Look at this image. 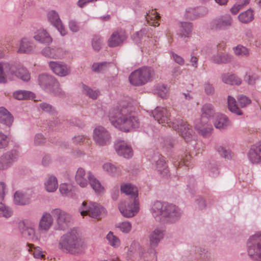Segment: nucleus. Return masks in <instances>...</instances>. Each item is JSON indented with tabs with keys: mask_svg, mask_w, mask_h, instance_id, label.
I'll return each instance as SVG.
<instances>
[{
	"mask_svg": "<svg viewBox=\"0 0 261 261\" xmlns=\"http://www.w3.org/2000/svg\"><path fill=\"white\" fill-rule=\"evenodd\" d=\"M213 123L216 128L221 130L226 129L229 124L230 121L228 118L225 115L217 113L213 119Z\"/></svg>",
	"mask_w": 261,
	"mask_h": 261,
	"instance_id": "nucleus-26",
	"label": "nucleus"
},
{
	"mask_svg": "<svg viewBox=\"0 0 261 261\" xmlns=\"http://www.w3.org/2000/svg\"><path fill=\"white\" fill-rule=\"evenodd\" d=\"M45 187L46 191L49 192L55 191L58 187L57 178L53 175L49 176L45 182Z\"/></svg>",
	"mask_w": 261,
	"mask_h": 261,
	"instance_id": "nucleus-42",
	"label": "nucleus"
},
{
	"mask_svg": "<svg viewBox=\"0 0 261 261\" xmlns=\"http://www.w3.org/2000/svg\"><path fill=\"white\" fill-rule=\"evenodd\" d=\"M257 79L258 76L255 74L250 75L246 73L244 76V81L249 85H254Z\"/></svg>",
	"mask_w": 261,
	"mask_h": 261,
	"instance_id": "nucleus-64",
	"label": "nucleus"
},
{
	"mask_svg": "<svg viewBox=\"0 0 261 261\" xmlns=\"http://www.w3.org/2000/svg\"><path fill=\"white\" fill-rule=\"evenodd\" d=\"M34 38L36 41L44 44H48L52 41L51 38L45 30L38 32Z\"/></svg>",
	"mask_w": 261,
	"mask_h": 261,
	"instance_id": "nucleus-40",
	"label": "nucleus"
},
{
	"mask_svg": "<svg viewBox=\"0 0 261 261\" xmlns=\"http://www.w3.org/2000/svg\"><path fill=\"white\" fill-rule=\"evenodd\" d=\"M12 214L13 211L10 207L0 202V217L8 218L12 215Z\"/></svg>",
	"mask_w": 261,
	"mask_h": 261,
	"instance_id": "nucleus-47",
	"label": "nucleus"
},
{
	"mask_svg": "<svg viewBox=\"0 0 261 261\" xmlns=\"http://www.w3.org/2000/svg\"><path fill=\"white\" fill-rule=\"evenodd\" d=\"M53 217L51 213H44L39 222V230L44 231H48L53 224Z\"/></svg>",
	"mask_w": 261,
	"mask_h": 261,
	"instance_id": "nucleus-27",
	"label": "nucleus"
},
{
	"mask_svg": "<svg viewBox=\"0 0 261 261\" xmlns=\"http://www.w3.org/2000/svg\"><path fill=\"white\" fill-rule=\"evenodd\" d=\"M13 96L18 100L33 99L35 97L33 92L25 90L16 91L13 93Z\"/></svg>",
	"mask_w": 261,
	"mask_h": 261,
	"instance_id": "nucleus-39",
	"label": "nucleus"
},
{
	"mask_svg": "<svg viewBox=\"0 0 261 261\" xmlns=\"http://www.w3.org/2000/svg\"><path fill=\"white\" fill-rule=\"evenodd\" d=\"M83 89L84 93L92 99H96L98 94L99 91L97 90H93L85 84H83Z\"/></svg>",
	"mask_w": 261,
	"mask_h": 261,
	"instance_id": "nucleus-48",
	"label": "nucleus"
},
{
	"mask_svg": "<svg viewBox=\"0 0 261 261\" xmlns=\"http://www.w3.org/2000/svg\"><path fill=\"white\" fill-rule=\"evenodd\" d=\"M227 105L229 110L238 115H242L243 113L239 108L237 105V102L234 98L231 96H228L227 98Z\"/></svg>",
	"mask_w": 261,
	"mask_h": 261,
	"instance_id": "nucleus-43",
	"label": "nucleus"
},
{
	"mask_svg": "<svg viewBox=\"0 0 261 261\" xmlns=\"http://www.w3.org/2000/svg\"><path fill=\"white\" fill-rule=\"evenodd\" d=\"M164 236V230L162 229L156 228L151 232L149 236L150 253L155 255L156 253L154 248L158 246L160 241L163 239Z\"/></svg>",
	"mask_w": 261,
	"mask_h": 261,
	"instance_id": "nucleus-17",
	"label": "nucleus"
},
{
	"mask_svg": "<svg viewBox=\"0 0 261 261\" xmlns=\"http://www.w3.org/2000/svg\"><path fill=\"white\" fill-rule=\"evenodd\" d=\"M13 121V117L10 112L5 108H0V122L10 126Z\"/></svg>",
	"mask_w": 261,
	"mask_h": 261,
	"instance_id": "nucleus-33",
	"label": "nucleus"
},
{
	"mask_svg": "<svg viewBox=\"0 0 261 261\" xmlns=\"http://www.w3.org/2000/svg\"><path fill=\"white\" fill-rule=\"evenodd\" d=\"M40 109L43 112L48 113L51 115H55L57 111L53 106L46 102H42L39 105Z\"/></svg>",
	"mask_w": 261,
	"mask_h": 261,
	"instance_id": "nucleus-49",
	"label": "nucleus"
},
{
	"mask_svg": "<svg viewBox=\"0 0 261 261\" xmlns=\"http://www.w3.org/2000/svg\"><path fill=\"white\" fill-rule=\"evenodd\" d=\"M109 63L107 62H103L101 63H94L92 65V70L96 72H100L105 70L107 66V65L109 64Z\"/></svg>",
	"mask_w": 261,
	"mask_h": 261,
	"instance_id": "nucleus-58",
	"label": "nucleus"
},
{
	"mask_svg": "<svg viewBox=\"0 0 261 261\" xmlns=\"http://www.w3.org/2000/svg\"><path fill=\"white\" fill-rule=\"evenodd\" d=\"M89 182L91 188L96 194H100L104 192V187L93 174H90Z\"/></svg>",
	"mask_w": 261,
	"mask_h": 261,
	"instance_id": "nucleus-35",
	"label": "nucleus"
},
{
	"mask_svg": "<svg viewBox=\"0 0 261 261\" xmlns=\"http://www.w3.org/2000/svg\"><path fill=\"white\" fill-rule=\"evenodd\" d=\"M59 190L63 196L69 197L74 196V191L71 185L62 184L60 186Z\"/></svg>",
	"mask_w": 261,
	"mask_h": 261,
	"instance_id": "nucleus-44",
	"label": "nucleus"
},
{
	"mask_svg": "<svg viewBox=\"0 0 261 261\" xmlns=\"http://www.w3.org/2000/svg\"><path fill=\"white\" fill-rule=\"evenodd\" d=\"M160 14L153 10L151 12H149L148 13H146L145 15L146 20L148 22L149 20L152 21V23H157V21L160 19Z\"/></svg>",
	"mask_w": 261,
	"mask_h": 261,
	"instance_id": "nucleus-54",
	"label": "nucleus"
},
{
	"mask_svg": "<svg viewBox=\"0 0 261 261\" xmlns=\"http://www.w3.org/2000/svg\"><path fill=\"white\" fill-rule=\"evenodd\" d=\"M194 126L200 135L205 137L210 135L212 130V125L208 124V120L203 119L202 117L195 120Z\"/></svg>",
	"mask_w": 261,
	"mask_h": 261,
	"instance_id": "nucleus-19",
	"label": "nucleus"
},
{
	"mask_svg": "<svg viewBox=\"0 0 261 261\" xmlns=\"http://www.w3.org/2000/svg\"><path fill=\"white\" fill-rule=\"evenodd\" d=\"M222 79L224 83L231 85H240L242 83L241 79L234 74H223Z\"/></svg>",
	"mask_w": 261,
	"mask_h": 261,
	"instance_id": "nucleus-34",
	"label": "nucleus"
},
{
	"mask_svg": "<svg viewBox=\"0 0 261 261\" xmlns=\"http://www.w3.org/2000/svg\"><path fill=\"white\" fill-rule=\"evenodd\" d=\"M129 81L132 85L135 86H140L146 84L138 69L130 73L129 76Z\"/></svg>",
	"mask_w": 261,
	"mask_h": 261,
	"instance_id": "nucleus-32",
	"label": "nucleus"
},
{
	"mask_svg": "<svg viewBox=\"0 0 261 261\" xmlns=\"http://www.w3.org/2000/svg\"><path fill=\"white\" fill-rule=\"evenodd\" d=\"M151 213L154 218H159L165 224H174L178 221L182 212L177 205L168 202L156 201L152 205Z\"/></svg>",
	"mask_w": 261,
	"mask_h": 261,
	"instance_id": "nucleus-2",
	"label": "nucleus"
},
{
	"mask_svg": "<svg viewBox=\"0 0 261 261\" xmlns=\"http://www.w3.org/2000/svg\"><path fill=\"white\" fill-rule=\"evenodd\" d=\"M93 138L99 146L107 145L111 142V136L107 130L102 126L96 127L93 132Z\"/></svg>",
	"mask_w": 261,
	"mask_h": 261,
	"instance_id": "nucleus-11",
	"label": "nucleus"
},
{
	"mask_svg": "<svg viewBox=\"0 0 261 261\" xmlns=\"http://www.w3.org/2000/svg\"><path fill=\"white\" fill-rule=\"evenodd\" d=\"M109 120L119 129L127 132L139 127L140 123L131 106H117L111 109Z\"/></svg>",
	"mask_w": 261,
	"mask_h": 261,
	"instance_id": "nucleus-1",
	"label": "nucleus"
},
{
	"mask_svg": "<svg viewBox=\"0 0 261 261\" xmlns=\"http://www.w3.org/2000/svg\"><path fill=\"white\" fill-rule=\"evenodd\" d=\"M171 127L177 130L186 142L191 140L193 130L192 127L182 119H175Z\"/></svg>",
	"mask_w": 261,
	"mask_h": 261,
	"instance_id": "nucleus-9",
	"label": "nucleus"
},
{
	"mask_svg": "<svg viewBox=\"0 0 261 261\" xmlns=\"http://www.w3.org/2000/svg\"><path fill=\"white\" fill-rule=\"evenodd\" d=\"M246 245L250 257L254 260L261 261V232L250 236Z\"/></svg>",
	"mask_w": 261,
	"mask_h": 261,
	"instance_id": "nucleus-5",
	"label": "nucleus"
},
{
	"mask_svg": "<svg viewBox=\"0 0 261 261\" xmlns=\"http://www.w3.org/2000/svg\"><path fill=\"white\" fill-rule=\"evenodd\" d=\"M218 165L216 163H210L208 166L210 175L213 177H216L219 174Z\"/></svg>",
	"mask_w": 261,
	"mask_h": 261,
	"instance_id": "nucleus-57",
	"label": "nucleus"
},
{
	"mask_svg": "<svg viewBox=\"0 0 261 261\" xmlns=\"http://www.w3.org/2000/svg\"><path fill=\"white\" fill-rule=\"evenodd\" d=\"M51 214L56 220L58 229L65 230L68 227L72 219L69 214L60 208L53 209Z\"/></svg>",
	"mask_w": 261,
	"mask_h": 261,
	"instance_id": "nucleus-7",
	"label": "nucleus"
},
{
	"mask_svg": "<svg viewBox=\"0 0 261 261\" xmlns=\"http://www.w3.org/2000/svg\"><path fill=\"white\" fill-rule=\"evenodd\" d=\"M235 54L237 56H247L249 54V51L246 47L241 45H238L233 48Z\"/></svg>",
	"mask_w": 261,
	"mask_h": 261,
	"instance_id": "nucleus-53",
	"label": "nucleus"
},
{
	"mask_svg": "<svg viewBox=\"0 0 261 261\" xmlns=\"http://www.w3.org/2000/svg\"><path fill=\"white\" fill-rule=\"evenodd\" d=\"M151 162L153 164H155L156 168L159 173L163 176H168L169 171L165 161L164 158L158 152L153 153V155L151 158Z\"/></svg>",
	"mask_w": 261,
	"mask_h": 261,
	"instance_id": "nucleus-15",
	"label": "nucleus"
},
{
	"mask_svg": "<svg viewBox=\"0 0 261 261\" xmlns=\"http://www.w3.org/2000/svg\"><path fill=\"white\" fill-rule=\"evenodd\" d=\"M138 70L142 75L143 81L146 84L148 82L152 81L155 76V72L154 70L150 67H143Z\"/></svg>",
	"mask_w": 261,
	"mask_h": 261,
	"instance_id": "nucleus-30",
	"label": "nucleus"
},
{
	"mask_svg": "<svg viewBox=\"0 0 261 261\" xmlns=\"http://www.w3.org/2000/svg\"><path fill=\"white\" fill-rule=\"evenodd\" d=\"M122 232L128 233L131 229V224L128 222L120 223L117 226Z\"/></svg>",
	"mask_w": 261,
	"mask_h": 261,
	"instance_id": "nucleus-63",
	"label": "nucleus"
},
{
	"mask_svg": "<svg viewBox=\"0 0 261 261\" xmlns=\"http://www.w3.org/2000/svg\"><path fill=\"white\" fill-rule=\"evenodd\" d=\"M42 54L45 57L52 58H61L63 56V49L56 47H45L42 50Z\"/></svg>",
	"mask_w": 261,
	"mask_h": 261,
	"instance_id": "nucleus-28",
	"label": "nucleus"
},
{
	"mask_svg": "<svg viewBox=\"0 0 261 261\" xmlns=\"http://www.w3.org/2000/svg\"><path fill=\"white\" fill-rule=\"evenodd\" d=\"M120 190L122 193L130 196L129 202H133L135 207L137 208V204H139L137 188L130 184H126L121 186Z\"/></svg>",
	"mask_w": 261,
	"mask_h": 261,
	"instance_id": "nucleus-18",
	"label": "nucleus"
},
{
	"mask_svg": "<svg viewBox=\"0 0 261 261\" xmlns=\"http://www.w3.org/2000/svg\"><path fill=\"white\" fill-rule=\"evenodd\" d=\"M239 20L243 23H248L254 19L253 10L250 8L247 10L242 12L238 16Z\"/></svg>",
	"mask_w": 261,
	"mask_h": 261,
	"instance_id": "nucleus-41",
	"label": "nucleus"
},
{
	"mask_svg": "<svg viewBox=\"0 0 261 261\" xmlns=\"http://www.w3.org/2000/svg\"><path fill=\"white\" fill-rule=\"evenodd\" d=\"M201 117L203 119L208 120L210 119H214L217 113H215L214 106L210 103L204 105L202 108Z\"/></svg>",
	"mask_w": 261,
	"mask_h": 261,
	"instance_id": "nucleus-31",
	"label": "nucleus"
},
{
	"mask_svg": "<svg viewBox=\"0 0 261 261\" xmlns=\"http://www.w3.org/2000/svg\"><path fill=\"white\" fill-rule=\"evenodd\" d=\"M90 174H92L90 172H89L87 174H86L85 170L83 168H79L77 169L75 176L76 182L81 187H86L89 181Z\"/></svg>",
	"mask_w": 261,
	"mask_h": 261,
	"instance_id": "nucleus-25",
	"label": "nucleus"
},
{
	"mask_svg": "<svg viewBox=\"0 0 261 261\" xmlns=\"http://www.w3.org/2000/svg\"><path fill=\"white\" fill-rule=\"evenodd\" d=\"M107 239L112 246L116 247L119 246L120 241L119 239L117 237L114 236L113 232L111 231L109 232L107 234Z\"/></svg>",
	"mask_w": 261,
	"mask_h": 261,
	"instance_id": "nucleus-56",
	"label": "nucleus"
},
{
	"mask_svg": "<svg viewBox=\"0 0 261 261\" xmlns=\"http://www.w3.org/2000/svg\"><path fill=\"white\" fill-rule=\"evenodd\" d=\"M192 31V23L188 22H180V29L178 33L181 38H189Z\"/></svg>",
	"mask_w": 261,
	"mask_h": 261,
	"instance_id": "nucleus-36",
	"label": "nucleus"
},
{
	"mask_svg": "<svg viewBox=\"0 0 261 261\" xmlns=\"http://www.w3.org/2000/svg\"><path fill=\"white\" fill-rule=\"evenodd\" d=\"M9 143V139L6 135L0 132V149L7 147Z\"/></svg>",
	"mask_w": 261,
	"mask_h": 261,
	"instance_id": "nucleus-62",
	"label": "nucleus"
},
{
	"mask_svg": "<svg viewBox=\"0 0 261 261\" xmlns=\"http://www.w3.org/2000/svg\"><path fill=\"white\" fill-rule=\"evenodd\" d=\"M31 194L25 192L16 191L14 195V201L15 204L24 205L30 203Z\"/></svg>",
	"mask_w": 261,
	"mask_h": 261,
	"instance_id": "nucleus-24",
	"label": "nucleus"
},
{
	"mask_svg": "<svg viewBox=\"0 0 261 261\" xmlns=\"http://www.w3.org/2000/svg\"><path fill=\"white\" fill-rule=\"evenodd\" d=\"M216 149L222 158L228 160L232 158V152L230 150H227L220 145L216 146Z\"/></svg>",
	"mask_w": 261,
	"mask_h": 261,
	"instance_id": "nucleus-50",
	"label": "nucleus"
},
{
	"mask_svg": "<svg viewBox=\"0 0 261 261\" xmlns=\"http://www.w3.org/2000/svg\"><path fill=\"white\" fill-rule=\"evenodd\" d=\"M233 57L226 53H217L214 55L211 59V61L215 64H227L232 61Z\"/></svg>",
	"mask_w": 261,
	"mask_h": 261,
	"instance_id": "nucleus-29",
	"label": "nucleus"
},
{
	"mask_svg": "<svg viewBox=\"0 0 261 261\" xmlns=\"http://www.w3.org/2000/svg\"><path fill=\"white\" fill-rule=\"evenodd\" d=\"M33 44L27 39L23 38L21 39L19 48L18 50L19 53L29 54L33 50Z\"/></svg>",
	"mask_w": 261,
	"mask_h": 261,
	"instance_id": "nucleus-38",
	"label": "nucleus"
},
{
	"mask_svg": "<svg viewBox=\"0 0 261 261\" xmlns=\"http://www.w3.org/2000/svg\"><path fill=\"white\" fill-rule=\"evenodd\" d=\"M238 103L241 108H245L251 102V99L244 95H239L237 97Z\"/></svg>",
	"mask_w": 261,
	"mask_h": 261,
	"instance_id": "nucleus-55",
	"label": "nucleus"
},
{
	"mask_svg": "<svg viewBox=\"0 0 261 261\" xmlns=\"http://www.w3.org/2000/svg\"><path fill=\"white\" fill-rule=\"evenodd\" d=\"M102 37L99 35H94L92 41V45L94 50L98 51L101 48Z\"/></svg>",
	"mask_w": 261,
	"mask_h": 261,
	"instance_id": "nucleus-52",
	"label": "nucleus"
},
{
	"mask_svg": "<svg viewBox=\"0 0 261 261\" xmlns=\"http://www.w3.org/2000/svg\"><path fill=\"white\" fill-rule=\"evenodd\" d=\"M151 114L155 120L163 125L165 126L167 124L171 127L174 122L171 121L170 113L166 108L157 107L152 111Z\"/></svg>",
	"mask_w": 261,
	"mask_h": 261,
	"instance_id": "nucleus-10",
	"label": "nucleus"
},
{
	"mask_svg": "<svg viewBox=\"0 0 261 261\" xmlns=\"http://www.w3.org/2000/svg\"><path fill=\"white\" fill-rule=\"evenodd\" d=\"M135 204L133 202H128L127 208L123 203H121L119 206V209L122 215L126 218L133 217L139 211V204H137V208L135 207Z\"/></svg>",
	"mask_w": 261,
	"mask_h": 261,
	"instance_id": "nucleus-22",
	"label": "nucleus"
},
{
	"mask_svg": "<svg viewBox=\"0 0 261 261\" xmlns=\"http://www.w3.org/2000/svg\"><path fill=\"white\" fill-rule=\"evenodd\" d=\"M126 39V36L123 31L114 32L108 40V45L111 47L117 46L122 43Z\"/></svg>",
	"mask_w": 261,
	"mask_h": 261,
	"instance_id": "nucleus-23",
	"label": "nucleus"
},
{
	"mask_svg": "<svg viewBox=\"0 0 261 261\" xmlns=\"http://www.w3.org/2000/svg\"><path fill=\"white\" fill-rule=\"evenodd\" d=\"M49 66L51 70L60 76H65L70 73V68L65 64L51 61L49 63Z\"/></svg>",
	"mask_w": 261,
	"mask_h": 261,
	"instance_id": "nucleus-21",
	"label": "nucleus"
},
{
	"mask_svg": "<svg viewBox=\"0 0 261 261\" xmlns=\"http://www.w3.org/2000/svg\"><path fill=\"white\" fill-rule=\"evenodd\" d=\"M196 12V8H189L186 10L185 16L187 19H195L198 18Z\"/></svg>",
	"mask_w": 261,
	"mask_h": 261,
	"instance_id": "nucleus-60",
	"label": "nucleus"
},
{
	"mask_svg": "<svg viewBox=\"0 0 261 261\" xmlns=\"http://www.w3.org/2000/svg\"><path fill=\"white\" fill-rule=\"evenodd\" d=\"M82 216H89L93 218L100 219L101 214L104 212V208L96 202L85 201L79 209Z\"/></svg>",
	"mask_w": 261,
	"mask_h": 261,
	"instance_id": "nucleus-6",
	"label": "nucleus"
},
{
	"mask_svg": "<svg viewBox=\"0 0 261 261\" xmlns=\"http://www.w3.org/2000/svg\"><path fill=\"white\" fill-rule=\"evenodd\" d=\"M203 88L205 93L207 95H213L215 93V88L209 82H206L203 84Z\"/></svg>",
	"mask_w": 261,
	"mask_h": 261,
	"instance_id": "nucleus-59",
	"label": "nucleus"
},
{
	"mask_svg": "<svg viewBox=\"0 0 261 261\" xmlns=\"http://www.w3.org/2000/svg\"><path fill=\"white\" fill-rule=\"evenodd\" d=\"M85 247L84 242L75 228L71 229L63 235L59 243L60 249L73 255L82 253Z\"/></svg>",
	"mask_w": 261,
	"mask_h": 261,
	"instance_id": "nucleus-3",
	"label": "nucleus"
},
{
	"mask_svg": "<svg viewBox=\"0 0 261 261\" xmlns=\"http://www.w3.org/2000/svg\"><path fill=\"white\" fill-rule=\"evenodd\" d=\"M191 160V156L190 154H185L184 156H181L180 161H176L174 163V166H180L181 165H184L186 166H188V162Z\"/></svg>",
	"mask_w": 261,
	"mask_h": 261,
	"instance_id": "nucleus-61",
	"label": "nucleus"
},
{
	"mask_svg": "<svg viewBox=\"0 0 261 261\" xmlns=\"http://www.w3.org/2000/svg\"><path fill=\"white\" fill-rule=\"evenodd\" d=\"M20 156L19 149L13 148L0 156V170H5L11 167Z\"/></svg>",
	"mask_w": 261,
	"mask_h": 261,
	"instance_id": "nucleus-8",
	"label": "nucleus"
},
{
	"mask_svg": "<svg viewBox=\"0 0 261 261\" xmlns=\"http://www.w3.org/2000/svg\"><path fill=\"white\" fill-rule=\"evenodd\" d=\"M16 66L8 63H0V83L6 84L7 78L11 79L15 74Z\"/></svg>",
	"mask_w": 261,
	"mask_h": 261,
	"instance_id": "nucleus-13",
	"label": "nucleus"
},
{
	"mask_svg": "<svg viewBox=\"0 0 261 261\" xmlns=\"http://www.w3.org/2000/svg\"><path fill=\"white\" fill-rule=\"evenodd\" d=\"M248 157L252 164L261 163V141L251 146L248 151Z\"/></svg>",
	"mask_w": 261,
	"mask_h": 261,
	"instance_id": "nucleus-20",
	"label": "nucleus"
},
{
	"mask_svg": "<svg viewBox=\"0 0 261 261\" xmlns=\"http://www.w3.org/2000/svg\"><path fill=\"white\" fill-rule=\"evenodd\" d=\"M103 169L105 171L113 176L116 175L119 173V169L111 163H106L103 165Z\"/></svg>",
	"mask_w": 261,
	"mask_h": 261,
	"instance_id": "nucleus-51",
	"label": "nucleus"
},
{
	"mask_svg": "<svg viewBox=\"0 0 261 261\" xmlns=\"http://www.w3.org/2000/svg\"><path fill=\"white\" fill-rule=\"evenodd\" d=\"M28 251L32 253L34 257L36 258H41L44 256L40 247H35L34 244H28Z\"/></svg>",
	"mask_w": 261,
	"mask_h": 261,
	"instance_id": "nucleus-46",
	"label": "nucleus"
},
{
	"mask_svg": "<svg viewBox=\"0 0 261 261\" xmlns=\"http://www.w3.org/2000/svg\"><path fill=\"white\" fill-rule=\"evenodd\" d=\"M14 75L25 82L29 81L31 78L30 74L27 69L20 65L16 66Z\"/></svg>",
	"mask_w": 261,
	"mask_h": 261,
	"instance_id": "nucleus-37",
	"label": "nucleus"
},
{
	"mask_svg": "<svg viewBox=\"0 0 261 261\" xmlns=\"http://www.w3.org/2000/svg\"><path fill=\"white\" fill-rule=\"evenodd\" d=\"M38 82L41 88L49 94L57 96H63L65 95L60 88L59 83L52 75L47 73L40 74L38 77Z\"/></svg>",
	"mask_w": 261,
	"mask_h": 261,
	"instance_id": "nucleus-4",
	"label": "nucleus"
},
{
	"mask_svg": "<svg viewBox=\"0 0 261 261\" xmlns=\"http://www.w3.org/2000/svg\"><path fill=\"white\" fill-rule=\"evenodd\" d=\"M232 22V19L231 16L225 14L213 19L211 23V27L212 30L216 31L226 30L231 25Z\"/></svg>",
	"mask_w": 261,
	"mask_h": 261,
	"instance_id": "nucleus-12",
	"label": "nucleus"
},
{
	"mask_svg": "<svg viewBox=\"0 0 261 261\" xmlns=\"http://www.w3.org/2000/svg\"><path fill=\"white\" fill-rule=\"evenodd\" d=\"M114 148L119 155L129 159L133 155V149L130 145L124 140H118L114 144Z\"/></svg>",
	"mask_w": 261,
	"mask_h": 261,
	"instance_id": "nucleus-14",
	"label": "nucleus"
},
{
	"mask_svg": "<svg viewBox=\"0 0 261 261\" xmlns=\"http://www.w3.org/2000/svg\"><path fill=\"white\" fill-rule=\"evenodd\" d=\"M19 228L22 235L25 238H32L35 234L34 229L26 226L24 223L19 224Z\"/></svg>",
	"mask_w": 261,
	"mask_h": 261,
	"instance_id": "nucleus-45",
	"label": "nucleus"
},
{
	"mask_svg": "<svg viewBox=\"0 0 261 261\" xmlns=\"http://www.w3.org/2000/svg\"><path fill=\"white\" fill-rule=\"evenodd\" d=\"M47 18L50 23L53 25L60 33L62 36H65L67 31L60 18L58 13L55 10H51L47 13Z\"/></svg>",
	"mask_w": 261,
	"mask_h": 261,
	"instance_id": "nucleus-16",
	"label": "nucleus"
}]
</instances>
